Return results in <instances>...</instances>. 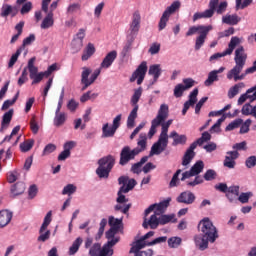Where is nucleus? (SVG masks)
Masks as SVG:
<instances>
[{"label":"nucleus","instance_id":"52","mask_svg":"<svg viewBox=\"0 0 256 256\" xmlns=\"http://www.w3.org/2000/svg\"><path fill=\"white\" fill-rule=\"evenodd\" d=\"M130 208H131V205L126 203H118L114 207L115 211H121V213H124V214H127Z\"/></svg>","mask_w":256,"mask_h":256},{"label":"nucleus","instance_id":"46","mask_svg":"<svg viewBox=\"0 0 256 256\" xmlns=\"http://www.w3.org/2000/svg\"><path fill=\"white\" fill-rule=\"evenodd\" d=\"M182 241L183 240L181 239V237H177V236L171 237L168 239V246L171 249H177V247L181 245Z\"/></svg>","mask_w":256,"mask_h":256},{"label":"nucleus","instance_id":"62","mask_svg":"<svg viewBox=\"0 0 256 256\" xmlns=\"http://www.w3.org/2000/svg\"><path fill=\"white\" fill-rule=\"evenodd\" d=\"M78 108H79V102L76 101L75 99H71L67 103V109L70 110L71 113H75V111H77Z\"/></svg>","mask_w":256,"mask_h":256},{"label":"nucleus","instance_id":"50","mask_svg":"<svg viewBox=\"0 0 256 256\" xmlns=\"http://www.w3.org/2000/svg\"><path fill=\"white\" fill-rule=\"evenodd\" d=\"M27 66L29 67V64H27ZM28 67H25L22 71L21 76L18 79V85L19 87H21L22 85H25V83H27V81H29V78L27 77V70H29Z\"/></svg>","mask_w":256,"mask_h":256},{"label":"nucleus","instance_id":"40","mask_svg":"<svg viewBox=\"0 0 256 256\" xmlns=\"http://www.w3.org/2000/svg\"><path fill=\"white\" fill-rule=\"evenodd\" d=\"M81 245H83V238H76L69 248L68 255H75V253L79 251V247H81Z\"/></svg>","mask_w":256,"mask_h":256},{"label":"nucleus","instance_id":"7","mask_svg":"<svg viewBox=\"0 0 256 256\" xmlns=\"http://www.w3.org/2000/svg\"><path fill=\"white\" fill-rule=\"evenodd\" d=\"M198 230L201 235L209 239L210 243H215L219 239V230H217V227H215V224H213L209 217H205L199 222Z\"/></svg>","mask_w":256,"mask_h":256},{"label":"nucleus","instance_id":"59","mask_svg":"<svg viewBox=\"0 0 256 256\" xmlns=\"http://www.w3.org/2000/svg\"><path fill=\"white\" fill-rule=\"evenodd\" d=\"M179 175H181V169L177 170L176 173L173 175L169 183V187H177V185H179L180 183Z\"/></svg>","mask_w":256,"mask_h":256},{"label":"nucleus","instance_id":"9","mask_svg":"<svg viewBox=\"0 0 256 256\" xmlns=\"http://www.w3.org/2000/svg\"><path fill=\"white\" fill-rule=\"evenodd\" d=\"M98 165L96 174L100 179H107L111 169L115 166V157L111 155L105 156L98 161Z\"/></svg>","mask_w":256,"mask_h":256},{"label":"nucleus","instance_id":"39","mask_svg":"<svg viewBox=\"0 0 256 256\" xmlns=\"http://www.w3.org/2000/svg\"><path fill=\"white\" fill-rule=\"evenodd\" d=\"M54 23L55 21L53 20V12H48L41 23V29H49L50 27H53Z\"/></svg>","mask_w":256,"mask_h":256},{"label":"nucleus","instance_id":"2","mask_svg":"<svg viewBox=\"0 0 256 256\" xmlns=\"http://www.w3.org/2000/svg\"><path fill=\"white\" fill-rule=\"evenodd\" d=\"M116 59H117V51L113 50L104 57L98 69L93 71L91 68L87 66L82 67L81 80H80V83L82 85L81 91H86V89H89V87H91V85H93V83L97 81V78L99 77V75H101V70L109 69V67L113 65Z\"/></svg>","mask_w":256,"mask_h":256},{"label":"nucleus","instance_id":"21","mask_svg":"<svg viewBox=\"0 0 256 256\" xmlns=\"http://www.w3.org/2000/svg\"><path fill=\"white\" fill-rule=\"evenodd\" d=\"M159 225H161L160 216L154 213L150 216L149 220H147V216L144 217L142 227H144V229H149V227L150 229H157Z\"/></svg>","mask_w":256,"mask_h":256},{"label":"nucleus","instance_id":"35","mask_svg":"<svg viewBox=\"0 0 256 256\" xmlns=\"http://www.w3.org/2000/svg\"><path fill=\"white\" fill-rule=\"evenodd\" d=\"M207 29H209V26H205V25L192 26L188 29L186 33V37H191V35H195L197 33L198 35H200L204 31H207Z\"/></svg>","mask_w":256,"mask_h":256},{"label":"nucleus","instance_id":"43","mask_svg":"<svg viewBox=\"0 0 256 256\" xmlns=\"http://www.w3.org/2000/svg\"><path fill=\"white\" fill-rule=\"evenodd\" d=\"M215 81H219V76H218L217 72H215L213 70V71L209 72L208 78L205 80L204 85L206 87H211V84L215 83Z\"/></svg>","mask_w":256,"mask_h":256},{"label":"nucleus","instance_id":"20","mask_svg":"<svg viewBox=\"0 0 256 256\" xmlns=\"http://www.w3.org/2000/svg\"><path fill=\"white\" fill-rule=\"evenodd\" d=\"M253 103L256 101V85L249 88L245 93L241 94L237 100V105H243V103Z\"/></svg>","mask_w":256,"mask_h":256},{"label":"nucleus","instance_id":"25","mask_svg":"<svg viewBox=\"0 0 256 256\" xmlns=\"http://www.w3.org/2000/svg\"><path fill=\"white\" fill-rule=\"evenodd\" d=\"M67 121V113L61 112V108H56L55 116L53 119L54 127H63Z\"/></svg>","mask_w":256,"mask_h":256},{"label":"nucleus","instance_id":"38","mask_svg":"<svg viewBox=\"0 0 256 256\" xmlns=\"http://www.w3.org/2000/svg\"><path fill=\"white\" fill-rule=\"evenodd\" d=\"M145 247H149L147 242L140 238L139 240L132 243V247L130 249V253H137L140 249H145Z\"/></svg>","mask_w":256,"mask_h":256},{"label":"nucleus","instance_id":"16","mask_svg":"<svg viewBox=\"0 0 256 256\" xmlns=\"http://www.w3.org/2000/svg\"><path fill=\"white\" fill-rule=\"evenodd\" d=\"M115 250L111 246L104 244L101 246L99 243H95L91 246L89 254L91 256H112L114 255Z\"/></svg>","mask_w":256,"mask_h":256},{"label":"nucleus","instance_id":"42","mask_svg":"<svg viewBox=\"0 0 256 256\" xmlns=\"http://www.w3.org/2000/svg\"><path fill=\"white\" fill-rule=\"evenodd\" d=\"M167 223H177V218H175V214L160 215V225H167Z\"/></svg>","mask_w":256,"mask_h":256},{"label":"nucleus","instance_id":"13","mask_svg":"<svg viewBox=\"0 0 256 256\" xmlns=\"http://www.w3.org/2000/svg\"><path fill=\"white\" fill-rule=\"evenodd\" d=\"M53 212L49 211L47 212L46 216L44 217L43 223L39 229V236L38 241H41L42 243H45V241H48V239L51 237V230H48L47 228L49 225H51V221H53Z\"/></svg>","mask_w":256,"mask_h":256},{"label":"nucleus","instance_id":"26","mask_svg":"<svg viewBox=\"0 0 256 256\" xmlns=\"http://www.w3.org/2000/svg\"><path fill=\"white\" fill-rule=\"evenodd\" d=\"M209 31H213V26L208 25V29L202 32L199 36L196 37L195 41V50L199 51L203 45H205V41L207 39V35H209Z\"/></svg>","mask_w":256,"mask_h":256},{"label":"nucleus","instance_id":"28","mask_svg":"<svg viewBox=\"0 0 256 256\" xmlns=\"http://www.w3.org/2000/svg\"><path fill=\"white\" fill-rule=\"evenodd\" d=\"M243 89H245L244 82L236 83L228 90V99H234V97H237V95H239V93L243 91Z\"/></svg>","mask_w":256,"mask_h":256},{"label":"nucleus","instance_id":"37","mask_svg":"<svg viewBox=\"0 0 256 256\" xmlns=\"http://www.w3.org/2000/svg\"><path fill=\"white\" fill-rule=\"evenodd\" d=\"M141 95H143V88L139 87L134 90V94L131 97L130 103L132 107H139V99H141Z\"/></svg>","mask_w":256,"mask_h":256},{"label":"nucleus","instance_id":"12","mask_svg":"<svg viewBox=\"0 0 256 256\" xmlns=\"http://www.w3.org/2000/svg\"><path fill=\"white\" fill-rule=\"evenodd\" d=\"M181 9V1L176 0L170 6H168L163 12L160 21H159V31H163L167 27V23L169 22V18L173 13H176Z\"/></svg>","mask_w":256,"mask_h":256},{"label":"nucleus","instance_id":"22","mask_svg":"<svg viewBox=\"0 0 256 256\" xmlns=\"http://www.w3.org/2000/svg\"><path fill=\"white\" fill-rule=\"evenodd\" d=\"M194 243L197 249L200 251H205V249H208L209 243H211V241H209V238H207L205 235L198 234L194 236Z\"/></svg>","mask_w":256,"mask_h":256},{"label":"nucleus","instance_id":"32","mask_svg":"<svg viewBox=\"0 0 256 256\" xmlns=\"http://www.w3.org/2000/svg\"><path fill=\"white\" fill-rule=\"evenodd\" d=\"M161 73H162V70H161L160 64H154L149 67L148 74L152 75L154 79V83H157V80L159 79V77H161Z\"/></svg>","mask_w":256,"mask_h":256},{"label":"nucleus","instance_id":"54","mask_svg":"<svg viewBox=\"0 0 256 256\" xmlns=\"http://www.w3.org/2000/svg\"><path fill=\"white\" fill-rule=\"evenodd\" d=\"M185 91L187 90L185 89L183 84H177L174 87V97H176L177 99H179V97H183V93H185Z\"/></svg>","mask_w":256,"mask_h":256},{"label":"nucleus","instance_id":"10","mask_svg":"<svg viewBox=\"0 0 256 256\" xmlns=\"http://www.w3.org/2000/svg\"><path fill=\"white\" fill-rule=\"evenodd\" d=\"M118 183L122 186L118 191L117 203H127L128 200L123 193H129L131 190H133L135 185H137V181L135 179H129L127 176H121L118 179Z\"/></svg>","mask_w":256,"mask_h":256},{"label":"nucleus","instance_id":"30","mask_svg":"<svg viewBox=\"0 0 256 256\" xmlns=\"http://www.w3.org/2000/svg\"><path fill=\"white\" fill-rule=\"evenodd\" d=\"M13 219V214L9 210L0 211V227H7Z\"/></svg>","mask_w":256,"mask_h":256},{"label":"nucleus","instance_id":"23","mask_svg":"<svg viewBox=\"0 0 256 256\" xmlns=\"http://www.w3.org/2000/svg\"><path fill=\"white\" fill-rule=\"evenodd\" d=\"M199 95V89L195 88L189 95V100L184 103L182 115H186L189 111V107H193L197 103V96Z\"/></svg>","mask_w":256,"mask_h":256},{"label":"nucleus","instance_id":"1","mask_svg":"<svg viewBox=\"0 0 256 256\" xmlns=\"http://www.w3.org/2000/svg\"><path fill=\"white\" fill-rule=\"evenodd\" d=\"M167 117H169V105L161 104L156 117L151 122V127L148 132L149 139H152L155 133H157V127L161 125V133L158 137V141L151 147L149 154L150 157H153V155H161V153H163V151H165L169 145L168 133L169 127L173 125V120L170 119L165 122Z\"/></svg>","mask_w":256,"mask_h":256},{"label":"nucleus","instance_id":"11","mask_svg":"<svg viewBox=\"0 0 256 256\" xmlns=\"http://www.w3.org/2000/svg\"><path fill=\"white\" fill-rule=\"evenodd\" d=\"M123 119V114H118L113 118L112 125L109 123H104L102 126V139H109L115 137L117 129L121 127V120Z\"/></svg>","mask_w":256,"mask_h":256},{"label":"nucleus","instance_id":"47","mask_svg":"<svg viewBox=\"0 0 256 256\" xmlns=\"http://www.w3.org/2000/svg\"><path fill=\"white\" fill-rule=\"evenodd\" d=\"M241 125H243V119L238 118L226 126V131H233V129H237L241 127Z\"/></svg>","mask_w":256,"mask_h":256},{"label":"nucleus","instance_id":"41","mask_svg":"<svg viewBox=\"0 0 256 256\" xmlns=\"http://www.w3.org/2000/svg\"><path fill=\"white\" fill-rule=\"evenodd\" d=\"M108 223L111 229H115L116 231H119V229H121V225H123V218H115L113 216H110Z\"/></svg>","mask_w":256,"mask_h":256},{"label":"nucleus","instance_id":"31","mask_svg":"<svg viewBox=\"0 0 256 256\" xmlns=\"http://www.w3.org/2000/svg\"><path fill=\"white\" fill-rule=\"evenodd\" d=\"M241 21V17L237 14H226L222 17V23L226 25H237Z\"/></svg>","mask_w":256,"mask_h":256},{"label":"nucleus","instance_id":"18","mask_svg":"<svg viewBox=\"0 0 256 256\" xmlns=\"http://www.w3.org/2000/svg\"><path fill=\"white\" fill-rule=\"evenodd\" d=\"M145 75H147V62H142L132 74L130 82L133 83L137 81V85H141L145 79Z\"/></svg>","mask_w":256,"mask_h":256},{"label":"nucleus","instance_id":"48","mask_svg":"<svg viewBox=\"0 0 256 256\" xmlns=\"http://www.w3.org/2000/svg\"><path fill=\"white\" fill-rule=\"evenodd\" d=\"M225 121V116H222L217 122L210 128V133H221V123Z\"/></svg>","mask_w":256,"mask_h":256},{"label":"nucleus","instance_id":"14","mask_svg":"<svg viewBox=\"0 0 256 256\" xmlns=\"http://www.w3.org/2000/svg\"><path fill=\"white\" fill-rule=\"evenodd\" d=\"M241 38L234 36L231 38L228 48L224 50L222 53H215L210 56L209 61L213 63V61H217V59H221V57H227V55H232L233 51H235V47L241 45Z\"/></svg>","mask_w":256,"mask_h":256},{"label":"nucleus","instance_id":"61","mask_svg":"<svg viewBox=\"0 0 256 256\" xmlns=\"http://www.w3.org/2000/svg\"><path fill=\"white\" fill-rule=\"evenodd\" d=\"M17 179H19V172L14 170V171H10L7 174V181L8 183H15V181H17Z\"/></svg>","mask_w":256,"mask_h":256},{"label":"nucleus","instance_id":"4","mask_svg":"<svg viewBox=\"0 0 256 256\" xmlns=\"http://www.w3.org/2000/svg\"><path fill=\"white\" fill-rule=\"evenodd\" d=\"M138 147L131 150V147L125 146L122 148L120 153V161L119 164L124 166L129 163V161H133L139 153H143L145 149H147V134L141 133L139 135L138 141H137Z\"/></svg>","mask_w":256,"mask_h":256},{"label":"nucleus","instance_id":"56","mask_svg":"<svg viewBox=\"0 0 256 256\" xmlns=\"http://www.w3.org/2000/svg\"><path fill=\"white\" fill-rule=\"evenodd\" d=\"M105 227H107V219L103 218L100 221V227L98 233L96 234V239H101V237H103V233H105Z\"/></svg>","mask_w":256,"mask_h":256},{"label":"nucleus","instance_id":"57","mask_svg":"<svg viewBox=\"0 0 256 256\" xmlns=\"http://www.w3.org/2000/svg\"><path fill=\"white\" fill-rule=\"evenodd\" d=\"M77 191V186L73 184L66 185L62 190V195H73Z\"/></svg>","mask_w":256,"mask_h":256},{"label":"nucleus","instance_id":"15","mask_svg":"<svg viewBox=\"0 0 256 256\" xmlns=\"http://www.w3.org/2000/svg\"><path fill=\"white\" fill-rule=\"evenodd\" d=\"M141 29V12L135 10L132 13L131 21L129 24V37H132V41H135V37L139 34Z\"/></svg>","mask_w":256,"mask_h":256},{"label":"nucleus","instance_id":"17","mask_svg":"<svg viewBox=\"0 0 256 256\" xmlns=\"http://www.w3.org/2000/svg\"><path fill=\"white\" fill-rule=\"evenodd\" d=\"M169 203H171V198H167L166 200L160 202V203H155L150 205L144 212L145 217L149 215L150 213L156 214V215H163L165 211H167V207H169Z\"/></svg>","mask_w":256,"mask_h":256},{"label":"nucleus","instance_id":"6","mask_svg":"<svg viewBox=\"0 0 256 256\" xmlns=\"http://www.w3.org/2000/svg\"><path fill=\"white\" fill-rule=\"evenodd\" d=\"M205 169V163L201 160L197 161L189 171H186L182 174L181 181H185L186 179H190V177H195L193 181L187 182V185L190 187H196V185H201L203 183V177L199 174L203 173Z\"/></svg>","mask_w":256,"mask_h":256},{"label":"nucleus","instance_id":"24","mask_svg":"<svg viewBox=\"0 0 256 256\" xmlns=\"http://www.w3.org/2000/svg\"><path fill=\"white\" fill-rule=\"evenodd\" d=\"M178 203H184L185 205H193L195 203V194L191 191L182 192L177 197Z\"/></svg>","mask_w":256,"mask_h":256},{"label":"nucleus","instance_id":"8","mask_svg":"<svg viewBox=\"0 0 256 256\" xmlns=\"http://www.w3.org/2000/svg\"><path fill=\"white\" fill-rule=\"evenodd\" d=\"M207 141H211V135L209 132H204L200 138L190 145L182 160L183 167H187V165H189V163H191V161H193L195 158V149H197V145L201 146L203 143H207Z\"/></svg>","mask_w":256,"mask_h":256},{"label":"nucleus","instance_id":"55","mask_svg":"<svg viewBox=\"0 0 256 256\" xmlns=\"http://www.w3.org/2000/svg\"><path fill=\"white\" fill-rule=\"evenodd\" d=\"M241 113H242V115H245L246 117H249V115H252L253 106L251 105V102H248L242 106Z\"/></svg>","mask_w":256,"mask_h":256},{"label":"nucleus","instance_id":"45","mask_svg":"<svg viewBox=\"0 0 256 256\" xmlns=\"http://www.w3.org/2000/svg\"><path fill=\"white\" fill-rule=\"evenodd\" d=\"M33 145H35V140L29 139L20 144V149L23 153H27V151L33 149Z\"/></svg>","mask_w":256,"mask_h":256},{"label":"nucleus","instance_id":"58","mask_svg":"<svg viewBox=\"0 0 256 256\" xmlns=\"http://www.w3.org/2000/svg\"><path fill=\"white\" fill-rule=\"evenodd\" d=\"M251 123H253L251 119H247L244 123L242 122V125L240 127L241 135H245V133H249V127H251Z\"/></svg>","mask_w":256,"mask_h":256},{"label":"nucleus","instance_id":"5","mask_svg":"<svg viewBox=\"0 0 256 256\" xmlns=\"http://www.w3.org/2000/svg\"><path fill=\"white\" fill-rule=\"evenodd\" d=\"M36 58L32 57L28 61V71L29 77L32 79V85H37V83H41L44 77H49L53 71H57V64H52L48 67V69L44 72H39V68L35 66Z\"/></svg>","mask_w":256,"mask_h":256},{"label":"nucleus","instance_id":"44","mask_svg":"<svg viewBox=\"0 0 256 256\" xmlns=\"http://www.w3.org/2000/svg\"><path fill=\"white\" fill-rule=\"evenodd\" d=\"M13 13V6L4 3L0 9V17H9Z\"/></svg>","mask_w":256,"mask_h":256},{"label":"nucleus","instance_id":"19","mask_svg":"<svg viewBox=\"0 0 256 256\" xmlns=\"http://www.w3.org/2000/svg\"><path fill=\"white\" fill-rule=\"evenodd\" d=\"M237 159H239V152L238 151H228L226 152L223 165L227 169H235L237 166Z\"/></svg>","mask_w":256,"mask_h":256},{"label":"nucleus","instance_id":"36","mask_svg":"<svg viewBox=\"0 0 256 256\" xmlns=\"http://www.w3.org/2000/svg\"><path fill=\"white\" fill-rule=\"evenodd\" d=\"M25 193V183L18 182L11 188L12 197H17V195H23Z\"/></svg>","mask_w":256,"mask_h":256},{"label":"nucleus","instance_id":"63","mask_svg":"<svg viewBox=\"0 0 256 256\" xmlns=\"http://www.w3.org/2000/svg\"><path fill=\"white\" fill-rule=\"evenodd\" d=\"M77 11H81V4L79 3L70 4L67 8V13H69L70 15H73V13H77Z\"/></svg>","mask_w":256,"mask_h":256},{"label":"nucleus","instance_id":"29","mask_svg":"<svg viewBox=\"0 0 256 256\" xmlns=\"http://www.w3.org/2000/svg\"><path fill=\"white\" fill-rule=\"evenodd\" d=\"M138 112H139V106L134 107L130 111V113L127 117V122H126V125H127L128 129H133V127H135V120L138 117Z\"/></svg>","mask_w":256,"mask_h":256},{"label":"nucleus","instance_id":"3","mask_svg":"<svg viewBox=\"0 0 256 256\" xmlns=\"http://www.w3.org/2000/svg\"><path fill=\"white\" fill-rule=\"evenodd\" d=\"M234 62V67L227 72L226 77L229 81H243V79H245V72L243 73V69H245V64L247 63V53L243 46H239L235 50Z\"/></svg>","mask_w":256,"mask_h":256},{"label":"nucleus","instance_id":"33","mask_svg":"<svg viewBox=\"0 0 256 256\" xmlns=\"http://www.w3.org/2000/svg\"><path fill=\"white\" fill-rule=\"evenodd\" d=\"M11 119H13V110H9L3 115L0 132L3 133L7 127H9V123H11Z\"/></svg>","mask_w":256,"mask_h":256},{"label":"nucleus","instance_id":"53","mask_svg":"<svg viewBox=\"0 0 256 256\" xmlns=\"http://www.w3.org/2000/svg\"><path fill=\"white\" fill-rule=\"evenodd\" d=\"M250 197H253V192H243L238 195V201L242 204L249 203Z\"/></svg>","mask_w":256,"mask_h":256},{"label":"nucleus","instance_id":"60","mask_svg":"<svg viewBox=\"0 0 256 256\" xmlns=\"http://www.w3.org/2000/svg\"><path fill=\"white\" fill-rule=\"evenodd\" d=\"M21 53H23V48H19L15 54L12 55V57L10 58V61L8 63L9 67H13V65H15V63H17V60L19 59V55H21Z\"/></svg>","mask_w":256,"mask_h":256},{"label":"nucleus","instance_id":"49","mask_svg":"<svg viewBox=\"0 0 256 256\" xmlns=\"http://www.w3.org/2000/svg\"><path fill=\"white\" fill-rule=\"evenodd\" d=\"M236 3V11H239V9H245L246 7H249L251 3H253V0H235Z\"/></svg>","mask_w":256,"mask_h":256},{"label":"nucleus","instance_id":"34","mask_svg":"<svg viewBox=\"0 0 256 256\" xmlns=\"http://www.w3.org/2000/svg\"><path fill=\"white\" fill-rule=\"evenodd\" d=\"M93 55H95V45L89 43L84 49L81 59L82 61H89Z\"/></svg>","mask_w":256,"mask_h":256},{"label":"nucleus","instance_id":"27","mask_svg":"<svg viewBox=\"0 0 256 256\" xmlns=\"http://www.w3.org/2000/svg\"><path fill=\"white\" fill-rule=\"evenodd\" d=\"M173 139L172 145L175 147L177 145H185L187 143V136L185 134L180 135L177 131H172L168 138Z\"/></svg>","mask_w":256,"mask_h":256},{"label":"nucleus","instance_id":"64","mask_svg":"<svg viewBox=\"0 0 256 256\" xmlns=\"http://www.w3.org/2000/svg\"><path fill=\"white\" fill-rule=\"evenodd\" d=\"M245 165L248 169H252L256 165V156H250L246 159Z\"/></svg>","mask_w":256,"mask_h":256},{"label":"nucleus","instance_id":"51","mask_svg":"<svg viewBox=\"0 0 256 256\" xmlns=\"http://www.w3.org/2000/svg\"><path fill=\"white\" fill-rule=\"evenodd\" d=\"M71 49L73 53H79L81 49H83V42L81 40H72Z\"/></svg>","mask_w":256,"mask_h":256}]
</instances>
